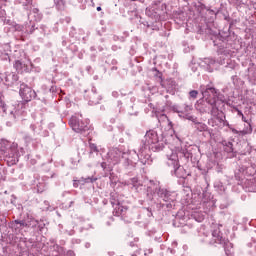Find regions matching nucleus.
<instances>
[{
    "label": "nucleus",
    "instance_id": "f257e3e1",
    "mask_svg": "<svg viewBox=\"0 0 256 256\" xmlns=\"http://www.w3.org/2000/svg\"><path fill=\"white\" fill-rule=\"evenodd\" d=\"M212 240L211 245H227V239L223 237V233H221V225L220 224H213L212 226Z\"/></svg>",
    "mask_w": 256,
    "mask_h": 256
},
{
    "label": "nucleus",
    "instance_id": "f03ea898",
    "mask_svg": "<svg viewBox=\"0 0 256 256\" xmlns=\"http://www.w3.org/2000/svg\"><path fill=\"white\" fill-rule=\"evenodd\" d=\"M203 97L208 105H217V99H219V92L214 87H208L203 92Z\"/></svg>",
    "mask_w": 256,
    "mask_h": 256
},
{
    "label": "nucleus",
    "instance_id": "7ed1b4c3",
    "mask_svg": "<svg viewBox=\"0 0 256 256\" xmlns=\"http://www.w3.org/2000/svg\"><path fill=\"white\" fill-rule=\"evenodd\" d=\"M20 96L22 97L23 101L29 103V101L35 99L37 97V93L33 88L29 87L27 84L23 83L20 85Z\"/></svg>",
    "mask_w": 256,
    "mask_h": 256
},
{
    "label": "nucleus",
    "instance_id": "20e7f679",
    "mask_svg": "<svg viewBox=\"0 0 256 256\" xmlns=\"http://www.w3.org/2000/svg\"><path fill=\"white\" fill-rule=\"evenodd\" d=\"M70 126L76 133H83V131H89V123L83 122L77 117H72L69 121Z\"/></svg>",
    "mask_w": 256,
    "mask_h": 256
},
{
    "label": "nucleus",
    "instance_id": "39448f33",
    "mask_svg": "<svg viewBox=\"0 0 256 256\" xmlns=\"http://www.w3.org/2000/svg\"><path fill=\"white\" fill-rule=\"evenodd\" d=\"M156 143H159L157 132L149 130L145 135V145H155Z\"/></svg>",
    "mask_w": 256,
    "mask_h": 256
},
{
    "label": "nucleus",
    "instance_id": "423d86ee",
    "mask_svg": "<svg viewBox=\"0 0 256 256\" xmlns=\"http://www.w3.org/2000/svg\"><path fill=\"white\" fill-rule=\"evenodd\" d=\"M108 155L113 165H117L118 163H121V157L123 155V152H121V150L119 149H114V150H111Z\"/></svg>",
    "mask_w": 256,
    "mask_h": 256
},
{
    "label": "nucleus",
    "instance_id": "0eeeda50",
    "mask_svg": "<svg viewBox=\"0 0 256 256\" xmlns=\"http://www.w3.org/2000/svg\"><path fill=\"white\" fill-rule=\"evenodd\" d=\"M113 207H114V211H113L114 217H121V215H124L125 213H127V207L121 205L120 203H117L116 205L115 203H113Z\"/></svg>",
    "mask_w": 256,
    "mask_h": 256
},
{
    "label": "nucleus",
    "instance_id": "6e6552de",
    "mask_svg": "<svg viewBox=\"0 0 256 256\" xmlns=\"http://www.w3.org/2000/svg\"><path fill=\"white\" fill-rule=\"evenodd\" d=\"M14 68L16 69L17 73H25V71H27V69H29L27 64L21 62L20 60H18L14 63Z\"/></svg>",
    "mask_w": 256,
    "mask_h": 256
},
{
    "label": "nucleus",
    "instance_id": "1a4fd4ad",
    "mask_svg": "<svg viewBox=\"0 0 256 256\" xmlns=\"http://www.w3.org/2000/svg\"><path fill=\"white\" fill-rule=\"evenodd\" d=\"M168 165L174 167V169H179V159L177 157L170 158L168 160Z\"/></svg>",
    "mask_w": 256,
    "mask_h": 256
},
{
    "label": "nucleus",
    "instance_id": "9d476101",
    "mask_svg": "<svg viewBox=\"0 0 256 256\" xmlns=\"http://www.w3.org/2000/svg\"><path fill=\"white\" fill-rule=\"evenodd\" d=\"M197 95H199V91L197 90H191L189 92V96L192 98V99H197Z\"/></svg>",
    "mask_w": 256,
    "mask_h": 256
},
{
    "label": "nucleus",
    "instance_id": "9b49d317",
    "mask_svg": "<svg viewBox=\"0 0 256 256\" xmlns=\"http://www.w3.org/2000/svg\"><path fill=\"white\" fill-rule=\"evenodd\" d=\"M57 7H65V0H54Z\"/></svg>",
    "mask_w": 256,
    "mask_h": 256
},
{
    "label": "nucleus",
    "instance_id": "f8f14e48",
    "mask_svg": "<svg viewBox=\"0 0 256 256\" xmlns=\"http://www.w3.org/2000/svg\"><path fill=\"white\" fill-rule=\"evenodd\" d=\"M14 223L16 225H20L21 227H27V223H25V221L15 220Z\"/></svg>",
    "mask_w": 256,
    "mask_h": 256
},
{
    "label": "nucleus",
    "instance_id": "ddd939ff",
    "mask_svg": "<svg viewBox=\"0 0 256 256\" xmlns=\"http://www.w3.org/2000/svg\"><path fill=\"white\" fill-rule=\"evenodd\" d=\"M216 105L212 106V110H211L212 115H217V113H219V108H217Z\"/></svg>",
    "mask_w": 256,
    "mask_h": 256
},
{
    "label": "nucleus",
    "instance_id": "4468645a",
    "mask_svg": "<svg viewBox=\"0 0 256 256\" xmlns=\"http://www.w3.org/2000/svg\"><path fill=\"white\" fill-rule=\"evenodd\" d=\"M90 147H91V150L94 151L95 153H97V151H99L97 149V146H95V144H92Z\"/></svg>",
    "mask_w": 256,
    "mask_h": 256
},
{
    "label": "nucleus",
    "instance_id": "2eb2a0df",
    "mask_svg": "<svg viewBox=\"0 0 256 256\" xmlns=\"http://www.w3.org/2000/svg\"><path fill=\"white\" fill-rule=\"evenodd\" d=\"M238 114L242 117V119H245V116L243 115V112L238 111Z\"/></svg>",
    "mask_w": 256,
    "mask_h": 256
},
{
    "label": "nucleus",
    "instance_id": "dca6fc26",
    "mask_svg": "<svg viewBox=\"0 0 256 256\" xmlns=\"http://www.w3.org/2000/svg\"><path fill=\"white\" fill-rule=\"evenodd\" d=\"M186 111H191V106H186Z\"/></svg>",
    "mask_w": 256,
    "mask_h": 256
},
{
    "label": "nucleus",
    "instance_id": "f3484780",
    "mask_svg": "<svg viewBox=\"0 0 256 256\" xmlns=\"http://www.w3.org/2000/svg\"><path fill=\"white\" fill-rule=\"evenodd\" d=\"M96 11H101V6H98V7L96 8Z\"/></svg>",
    "mask_w": 256,
    "mask_h": 256
},
{
    "label": "nucleus",
    "instance_id": "a211bd4d",
    "mask_svg": "<svg viewBox=\"0 0 256 256\" xmlns=\"http://www.w3.org/2000/svg\"><path fill=\"white\" fill-rule=\"evenodd\" d=\"M242 119H243V121H246L245 118H242Z\"/></svg>",
    "mask_w": 256,
    "mask_h": 256
}]
</instances>
